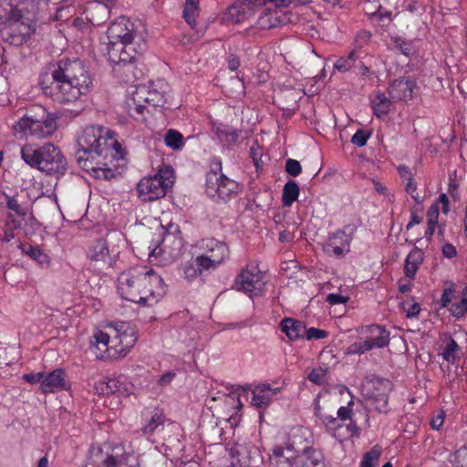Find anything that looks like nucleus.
Wrapping results in <instances>:
<instances>
[{"label": "nucleus", "mask_w": 467, "mask_h": 467, "mask_svg": "<svg viewBox=\"0 0 467 467\" xmlns=\"http://www.w3.org/2000/svg\"><path fill=\"white\" fill-rule=\"evenodd\" d=\"M250 157L257 171H262L263 167L269 161L268 156L264 153V150L257 140H253V143L250 145Z\"/></svg>", "instance_id": "obj_31"}, {"label": "nucleus", "mask_w": 467, "mask_h": 467, "mask_svg": "<svg viewBox=\"0 0 467 467\" xmlns=\"http://www.w3.org/2000/svg\"><path fill=\"white\" fill-rule=\"evenodd\" d=\"M78 146L76 159L86 171H95L92 161L96 157L106 159L109 156L116 160L122 158L120 145L101 126H87L78 139Z\"/></svg>", "instance_id": "obj_3"}, {"label": "nucleus", "mask_w": 467, "mask_h": 467, "mask_svg": "<svg viewBox=\"0 0 467 467\" xmlns=\"http://www.w3.org/2000/svg\"><path fill=\"white\" fill-rule=\"evenodd\" d=\"M213 164V169L206 175L205 192L215 202H227L237 194L240 186L221 172V161L214 160Z\"/></svg>", "instance_id": "obj_6"}, {"label": "nucleus", "mask_w": 467, "mask_h": 467, "mask_svg": "<svg viewBox=\"0 0 467 467\" xmlns=\"http://www.w3.org/2000/svg\"><path fill=\"white\" fill-rule=\"evenodd\" d=\"M22 160L30 167L38 169L47 174L63 175L67 168L65 156L60 149L52 143H46L40 148L26 144L20 150Z\"/></svg>", "instance_id": "obj_4"}, {"label": "nucleus", "mask_w": 467, "mask_h": 467, "mask_svg": "<svg viewBox=\"0 0 467 467\" xmlns=\"http://www.w3.org/2000/svg\"><path fill=\"white\" fill-rule=\"evenodd\" d=\"M294 70L297 76L294 75V79H311L318 78H323L326 76L322 59L317 56L310 44L301 45L296 49V59L294 61Z\"/></svg>", "instance_id": "obj_7"}, {"label": "nucleus", "mask_w": 467, "mask_h": 467, "mask_svg": "<svg viewBox=\"0 0 467 467\" xmlns=\"http://www.w3.org/2000/svg\"><path fill=\"white\" fill-rule=\"evenodd\" d=\"M370 341H368L367 339H365L363 342H358V343H354L352 344L350 347H349V349H350V352L351 353H356V354H363L367 351H369L372 348V346L370 345L369 343Z\"/></svg>", "instance_id": "obj_51"}, {"label": "nucleus", "mask_w": 467, "mask_h": 467, "mask_svg": "<svg viewBox=\"0 0 467 467\" xmlns=\"http://www.w3.org/2000/svg\"><path fill=\"white\" fill-rule=\"evenodd\" d=\"M393 386L390 380L383 378H374L371 380V387L367 389L364 397L366 400L380 413H387L389 408V395Z\"/></svg>", "instance_id": "obj_11"}, {"label": "nucleus", "mask_w": 467, "mask_h": 467, "mask_svg": "<svg viewBox=\"0 0 467 467\" xmlns=\"http://www.w3.org/2000/svg\"><path fill=\"white\" fill-rule=\"evenodd\" d=\"M352 405H353V401L351 400L348 402V406L340 407L337 412V420L338 419L341 420H351V415H352L351 406Z\"/></svg>", "instance_id": "obj_57"}, {"label": "nucleus", "mask_w": 467, "mask_h": 467, "mask_svg": "<svg viewBox=\"0 0 467 467\" xmlns=\"http://www.w3.org/2000/svg\"><path fill=\"white\" fill-rule=\"evenodd\" d=\"M292 19V14L289 10L283 8H267L258 17L257 25L262 29H271L274 27L289 24Z\"/></svg>", "instance_id": "obj_17"}, {"label": "nucleus", "mask_w": 467, "mask_h": 467, "mask_svg": "<svg viewBox=\"0 0 467 467\" xmlns=\"http://www.w3.org/2000/svg\"><path fill=\"white\" fill-rule=\"evenodd\" d=\"M381 454V449L374 446L369 451L366 452L360 463V467H374V462L379 461Z\"/></svg>", "instance_id": "obj_40"}, {"label": "nucleus", "mask_w": 467, "mask_h": 467, "mask_svg": "<svg viewBox=\"0 0 467 467\" xmlns=\"http://www.w3.org/2000/svg\"><path fill=\"white\" fill-rule=\"evenodd\" d=\"M206 248L205 254L211 257L212 262L217 266L228 256V247L223 242L210 240L206 244Z\"/></svg>", "instance_id": "obj_25"}, {"label": "nucleus", "mask_w": 467, "mask_h": 467, "mask_svg": "<svg viewBox=\"0 0 467 467\" xmlns=\"http://www.w3.org/2000/svg\"><path fill=\"white\" fill-rule=\"evenodd\" d=\"M394 48L398 49L406 57H410L414 53V47L411 41H407L400 36L392 37Z\"/></svg>", "instance_id": "obj_39"}, {"label": "nucleus", "mask_w": 467, "mask_h": 467, "mask_svg": "<svg viewBox=\"0 0 467 467\" xmlns=\"http://www.w3.org/2000/svg\"><path fill=\"white\" fill-rule=\"evenodd\" d=\"M88 257L94 266H109L111 265V257L109 248L106 239L100 238L90 247Z\"/></svg>", "instance_id": "obj_21"}, {"label": "nucleus", "mask_w": 467, "mask_h": 467, "mask_svg": "<svg viewBox=\"0 0 467 467\" xmlns=\"http://www.w3.org/2000/svg\"><path fill=\"white\" fill-rule=\"evenodd\" d=\"M109 5L97 3L88 8L87 18L93 26H101L109 19Z\"/></svg>", "instance_id": "obj_26"}, {"label": "nucleus", "mask_w": 467, "mask_h": 467, "mask_svg": "<svg viewBox=\"0 0 467 467\" xmlns=\"http://www.w3.org/2000/svg\"><path fill=\"white\" fill-rule=\"evenodd\" d=\"M449 461L452 465L457 467L467 465V447H461L450 456Z\"/></svg>", "instance_id": "obj_42"}, {"label": "nucleus", "mask_w": 467, "mask_h": 467, "mask_svg": "<svg viewBox=\"0 0 467 467\" xmlns=\"http://www.w3.org/2000/svg\"><path fill=\"white\" fill-rule=\"evenodd\" d=\"M165 416L163 412L155 408L150 412V419L148 422L141 428V431L145 435H151L156 430L164 425Z\"/></svg>", "instance_id": "obj_28"}, {"label": "nucleus", "mask_w": 467, "mask_h": 467, "mask_svg": "<svg viewBox=\"0 0 467 467\" xmlns=\"http://www.w3.org/2000/svg\"><path fill=\"white\" fill-rule=\"evenodd\" d=\"M92 79L84 63L78 58H63L49 65L41 73L39 85L45 95L61 104L77 103L72 110L78 116L84 109L80 98L90 88Z\"/></svg>", "instance_id": "obj_1"}, {"label": "nucleus", "mask_w": 467, "mask_h": 467, "mask_svg": "<svg viewBox=\"0 0 467 467\" xmlns=\"http://www.w3.org/2000/svg\"><path fill=\"white\" fill-rule=\"evenodd\" d=\"M164 142L173 150H179L184 146V138L178 130H169L164 136Z\"/></svg>", "instance_id": "obj_35"}, {"label": "nucleus", "mask_w": 467, "mask_h": 467, "mask_svg": "<svg viewBox=\"0 0 467 467\" xmlns=\"http://www.w3.org/2000/svg\"><path fill=\"white\" fill-rule=\"evenodd\" d=\"M107 381L109 385V394L128 395V393H126L128 389L119 379L107 378Z\"/></svg>", "instance_id": "obj_41"}, {"label": "nucleus", "mask_w": 467, "mask_h": 467, "mask_svg": "<svg viewBox=\"0 0 467 467\" xmlns=\"http://www.w3.org/2000/svg\"><path fill=\"white\" fill-rule=\"evenodd\" d=\"M165 86L162 81H158L156 87L149 88V92L147 94V105H151L152 107H163L166 104V92L165 90H159L158 87L161 89L162 87Z\"/></svg>", "instance_id": "obj_27"}, {"label": "nucleus", "mask_w": 467, "mask_h": 467, "mask_svg": "<svg viewBox=\"0 0 467 467\" xmlns=\"http://www.w3.org/2000/svg\"><path fill=\"white\" fill-rule=\"evenodd\" d=\"M112 331L114 334L111 340L112 349L115 350V353L126 355L137 341L135 328L129 324L120 323L113 327Z\"/></svg>", "instance_id": "obj_14"}, {"label": "nucleus", "mask_w": 467, "mask_h": 467, "mask_svg": "<svg viewBox=\"0 0 467 467\" xmlns=\"http://www.w3.org/2000/svg\"><path fill=\"white\" fill-rule=\"evenodd\" d=\"M370 341H368L367 339H365L363 342H358V343H354L352 344L350 347H349V349H350V352L351 353H356V354H363L367 351H369L372 348V346L370 345L369 343Z\"/></svg>", "instance_id": "obj_50"}, {"label": "nucleus", "mask_w": 467, "mask_h": 467, "mask_svg": "<svg viewBox=\"0 0 467 467\" xmlns=\"http://www.w3.org/2000/svg\"><path fill=\"white\" fill-rule=\"evenodd\" d=\"M451 314L456 317L461 318L467 313V300L461 298L459 302H455L450 308Z\"/></svg>", "instance_id": "obj_43"}, {"label": "nucleus", "mask_w": 467, "mask_h": 467, "mask_svg": "<svg viewBox=\"0 0 467 467\" xmlns=\"http://www.w3.org/2000/svg\"><path fill=\"white\" fill-rule=\"evenodd\" d=\"M324 455L313 445L300 449L294 454V467H323Z\"/></svg>", "instance_id": "obj_20"}, {"label": "nucleus", "mask_w": 467, "mask_h": 467, "mask_svg": "<svg viewBox=\"0 0 467 467\" xmlns=\"http://www.w3.org/2000/svg\"><path fill=\"white\" fill-rule=\"evenodd\" d=\"M332 240L340 246H348L351 239L344 231H337L329 235L327 244H331Z\"/></svg>", "instance_id": "obj_45"}, {"label": "nucleus", "mask_w": 467, "mask_h": 467, "mask_svg": "<svg viewBox=\"0 0 467 467\" xmlns=\"http://www.w3.org/2000/svg\"><path fill=\"white\" fill-rule=\"evenodd\" d=\"M308 445H314V438L310 431L304 427L297 428V432L294 435V454Z\"/></svg>", "instance_id": "obj_30"}, {"label": "nucleus", "mask_w": 467, "mask_h": 467, "mask_svg": "<svg viewBox=\"0 0 467 467\" xmlns=\"http://www.w3.org/2000/svg\"><path fill=\"white\" fill-rule=\"evenodd\" d=\"M370 337L366 338L370 341L372 348H381L387 347L389 343V333L385 329L384 327L379 325H371L366 328Z\"/></svg>", "instance_id": "obj_24"}, {"label": "nucleus", "mask_w": 467, "mask_h": 467, "mask_svg": "<svg viewBox=\"0 0 467 467\" xmlns=\"http://www.w3.org/2000/svg\"><path fill=\"white\" fill-rule=\"evenodd\" d=\"M262 278V273L259 271L253 273L250 270H244L237 276L234 285L237 290L248 293L250 296H257L265 285Z\"/></svg>", "instance_id": "obj_18"}, {"label": "nucleus", "mask_w": 467, "mask_h": 467, "mask_svg": "<svg viewBox=\"0 0 467 467\" xmlns=\"http://www.w3.org/2000/svg\"><path fill=\"white\" fill-rule=\"evenodd\" d=\"M66 372L62 368H57L46 376L41 381L40 389L44 393L55 392L66 388Z\"/></svg>", "instance_id": "obj_22"}, {"label": "nucleus", "mask_w": 467, "mask_h": 467, "mask_svg": "<svg viewBox=\"0 0 467 467\" xmlns=\"http://www.w3.org/2000/svg\"><path fill=\"white\" fill-rule=\"evenodd\" d=\"M174 182L173 170L171 167L161 169L154 176L142 178L137 184L138 196L143 202H152L165 196L167 190Z\"/></svg>", "instance_id": "obj_8"}, {"label": "nucleus", "mask_w": 467, "mask_h": 467, "mask_svg": "<svg viewBox=\"0 0 467 467\" xmlns=\"http://www.w3.org/2000/svg\"><path fill=\"white\" fill-rule=\"evenodd\" d=\"M21 228V222L16 220L12 213H8L6 216V222L4 227V234L1 239L2 242L9 243L15 238L14 231Z\"/></svg>", "instance_id": "obj_34"}, {"label": "nucleus", "mask_w": 467, "mask_h": 467, "mask_svg": "<svg viewBox=\"0 0 467 467\" xmlns=\"http://www.w3.org/2000/svg\"><path fill=\"white\" fill-rule=\"evenodd\" d=\"M57 129V118L42 110V115H25L13 125L14 134L20 139L29 136L44 139L51 136Z\"/></svg>", "instance_id": "obj_5"}, {"label": "nucleus", "mask_w": 467, "mask_h": 467, "mask_svg": "<svg viewBox=\"0 0 467 467\" xmlns=\"http://www.w3.org/2000/svg\"><path fill=\"white\" fill-rule=\"evenodd\" d=\"M125 101L128 114L133 119L143 117L147 105L149 88L145 86L132 87Z\"/></svg>", "instance_id": "obj_16"}, {"label": "nucleus", "mask_w": 467, "mask_h": 467, "mask_svg": "<svg viewBox=\"0 0 467 467\" xmlns=\"http://www.w3.org/2000/svg\"><path fill=\"white\" fill-rule=\"evenodd\" d=\"M419 265L414 264L412 262L406 263L404 265V273L405 275L410 279H413L416 275V273L418 271Z\"/></svg>", "instance_id": "obj_63"}, {"label": "nucleus", "mask_w": 467, "mask_h": 467, "mask_svg": "<svg viewBox=\"0 0 467 467\" xmlns=\"http://www.w3.org/2000/svg\"><path fill=\"white\" fill-rule=\"evenodd\" d=\"M417 88L413 79L401 77L394 79L389 88V94L394 100L408 101L413 98L414 89Z\"/></svg>", "instance_id": "obj_19"}, {"label": "nucleus", "mask_w": 467, "mask_h": 467, "mask_svg": "<svg viewBox=\"0 0 467 467\" xmlns=\"http://www.w3.org/2000/svg\"><path fill=\"white\" fill-rule=\"evenodd\" d=\"M6 206L8 209L14 211L19 216L24 217L26 215V211L21 207L17 200L15 199L14 197H7Z\"/></svg>", "instance_id": "obj_52"}, {"label": "nucleus", "mask_w": 467, "mask_h": 467, "mask_svg": "<svg viewBox=\"0 0 467 467\" xmlns=\"http://www.w3.org/2000/svg\"><path fill=\"white\" fill-rule=\"evenodd\" d=\"M460 350L461 348L456 341L451 337L448 345L442 352V357L449 363L454 364L458 359H460Z\"/></svg>", "instance_id": "obj_36"}, {"label": "nucleus", "mask_w": 467, "mask_h": 467, "mask_svg": "<svg viewBox=\"0 0 467 467\" xmlns=\"http://www.w3.org/2000/svg\"><path fill=\"white\" fill-rule=\"evenodd\" d=\"M94 389L99 395H109L107 378L95 382Z\"/></svg>", "instance_id": "obj_60"}, {"label": "nucleus", "mask_w": 467, "mask_h": 467, "mask_svg": "<svg viewBox=\"0 0 467 467\" xmlns=\"http://www.w3.org/2000/svg\"><path fill=\"white\" fill-rule=\"evenodd\" d=\"M357 58L356 52L351 51L347 57L338 58L334 64V68L339 72H346L355 65Z\"/></svg>", "instance_id": "obj_38"}, {"label": "nucleus", "mask_w": 467, "mask_h": 467, "mask_svg": "<svg viewBox=\"0 0 467 467\" xmlns=\"http://www.w3.org/2000/svg\"><path fill=\"white\" fill-rule=\"evenodd\" d=\"M118 291L127 301L150 306L156 304L166 290L162 278L153 270L130 268L119 275Z\"/></svg>", "instance_id": "obj_2"}, {"label": "nucleus", "mask_w": 467, "mask_h": 467, "mask_svg": "<svg viewBox=\"0 0 467 467\" xmlns=\"http://www.w3.org/2000/svg\"><path fill=\"white\" fill-rule=\"evenodd\" d=\"M294 341L299 338H306L307 329L306 325L298 320L294 319L293 325Z\"/></svg>", "instance_id": "obj_49"}, {"label": "nucleus", "mask_w": 467, "mask_h": 467, "mask_svg": "<svg viewBox=\"0 0 467 467\" xmlns=\"http://www.w3.org/2000/svg\"><path fill=\"white\" fill-rule=\"evenodd\" d=\"M368 138L369 133H366L363 130H358L352 136L351 142L358 147H363L366 145Z\"/></svg>", "instance_id": "obj_48"}, {"label": "nucleus", "mask_w": 467, "mask_h": 467, "mask_svg": "<svg viewBox=\"0 0 467 467\" xmlns=\"http://www.w3.org/2000/svg\"><path fill=\"white\" fill-rule=\"evenodd\" d=\"M423 258H424V254L423 252L415 247L412 251H410V253L407 255V258H406V263H410V262H412L414 264H417V265H420L423 261Z\"/></svg>", "instance_id": "obj_54"}, {"label": "nucleus", "mask_w": 467, "mask_h": 467, "mask_svg": "<svg viewBox=\"0 0 467 467\" xmlns=\"http://www.w3.org/2000/svg\"><path fill=\"white\" fill-rule=\"evenodd\" d=\"M252 404L257 408H266L275 394L269 384H260L252 390Z\"/></svg>", "instance_id": "obj_23"}, {"label": "nucleus", "mask_w": 467, "mask_h": 467, "mask_svg": "<svg viewBox=\"0 0 467 467\" xmlns=\"http://www.w3.org/2000/svg\"><path fill=\"white\" fill-rule=\"evenodd\" d=\"M194 262L196 263V266H198V269L201 273L203 270H210L217 267V265L213 264L211 260V257L206 254L197 256Z\"/></svg>", "instance_id": "obj_46"}, {"label": "nucleus", "mask_w": 467, "mask_h": 467, "mask_svg": "<svg viewBox=\"0 0 467 467\" xmlns=\"http://www.w3.org/2000/svg\"><path fill=\"white\" fill-rule=\"evenodd\" d=\"M44 372L29 373L24 375V379L31 384L38 383L44 379Z\"/></svg>", "instance_id": "obj_64"}, {"label": "nucleus", "mask_w": 467, "mask_h": 467, "mask_svg": "<svg viewBox=\"0 0 467 467\" xmlns=\"http://www.w3.org/2000/svg\"><path fill=\"white\" fill-rule=\"evenodd\" d=\"M23 252L30 256L32 259L36 260L39 265H47L48 264V256L37 246H25L22 248Z\"/></svg>", "instance_id": "obj_37"}, {"label": "nucleus", "mask_w": 467, "mask_h": 467, "mask_svg": "<svg viewBox=\"0 0 467 467\" xmlns=\"http://www.w3.org/2000/svg\"><path fill=\"white\" fill-rule=\"evenodd\" d=\"M328 336V332L323 329L310 327L306 332V340L322 339Z\"/></svg>", "instance_id": "obj_55"}, {"label": "nucleus", "mask_w": 467, "mask_h": 467, "mask_svg": "<svg viewBox=\"0 0 467 467\" xmlns=\"http://www.w3.org/2000/svg\"><path fill=\"white\" fill-rule=\"evenodd\" d=\"M280 328L288 339H292V317L284 318L280 323Z\"/></svg>", "instance_id": "obj_62"}, {"label": "nucleus", "mask_w": 467, "mask_h": 467, "mask_svg": "<svg viewBox=\"0 0 467 467\" xmlns=\"http://www.w3.org/2000/svg\"><path fill=\"white\" fill-rule=\"evenodd\" d=\"M139 37L140 36L137 34L134 24L124 16L111 23L107 30V38L109 41L137 42Z\"/></svg>", "instance_id": "obj_15"}, {"label": "nucleus", "mask_w": 467, "mask_h": 467, "mask_svg": "<svg viewBox=\"0 0 467 467\" xmlns=\"http://www.w3.org/2000/svg\"><path fill=\"white\" fill-rule=\"evenodd\" d=\"M197 13H198L197 5H193L191 4L190 5H185L184 6L183 17H184L185 21L192 27H193L194 25H195V16H197Z\"/></svg>", "instance_id": "obj_47"}, {"label": "nucleus", "mask_w": 467, "mask_h": 467, "mask_svg": "<svg viewBox=\"0 0 467 467\" xmlns=\"http://www.w3.org/2000/svg\"><path fill=\"white\" fill-rule=\"evenodd\" d=\"M374 113L377 117L380 118L385 116L389 111L390 100L385 93L378 91L375 99L371 100Z\"/></svg>", "instance_id": "obj_32"}, {"label": "nucleus", "mask_w": 467, "mask_h": 467, "mask_svg": "<svg viewBox=\"0 0 467 467\" xmlns=\"http://www.w3.org/2000/svg\"><path fill=\"white\" fill-rule=\"evenodd\" d=\"M439 218V206L433 203L430 206L427 211V221L428 224H437Z\"/></svg>", "instance_id": "obj_58"}, {"label": "nucleus", "mask_w": 467, "mask_h": 467, "mask_svg": "<svg viewBox=\"0 0 467 467\" xmlns=\"http://www.w3.org/2000/svg\"><path fill=\"white\" fill-rule=\"evenodd\" d=\"M184 275L185 278L188 280H192L195 278L198 275H201L200 270L198 269V266H196V263L189 264L185 266L184 269Z\"/></svg>", "instance_id": "obj_59"}, {"label": "nucleus", "mask_w": 467, "mask_h": 467, "mask_svg": "<svg viewBox=\"0 0 467 467\" xmlns=\"http://www.w3.org/2000/svg\"><path fill=\"white\" fill-rule=\"evenodd\" d=\"M282 199L285 206L292 205V179H289L285 184Z\"/></svg>", "instance_id": "obj_56"}, {"label": "nucleus", "mask_w": 467, "mask_h": 467, "mask_svg": "<svg viewBox=\"0 0 467 467\" xmlns=\"http://www.w3.org/2000/svg\"><path fill=\"white\" fill-rule=\"evenodd\" d=\"M112 337H113V335H110L104 331L99 330L94 334V336H93L94 340L91 341V344L96 345L101 353L109 352V350L112 348H111ZM109 356H111V354L109 353Z\"/></svg>", "instance_id": "obj_33"}, {"label": "nucleus", "mask_w": 467, "mask_h": 467, "mask_svg": "<svg viewBox=\"0 0 467 467\" xmlns=\"http://www.w3.org/2000/svg\"><path fill=\"white\" fill-rule=\"evenodd\" d=\"M241 131L231 129L230 127L227 129V135L223 136V138L221 140L222 142H225L228 145L235 144L238 142L239 137H240Z\"/></svg>", "instance_id": "obj_53"}, {"label": "nucleus", "mask_w": 467, "mask_h": 467, "mask_svg": "<svg viewBox=\"0 0 467 467\" xmlns=\"http://www.w3.org/2000/svg\"><path fill=\"white\" fill-rule=\"evenodd\" d=\"M128 455L122 444L106 443L92 447L84 467H122L127 463Z\"/></svg>", "instance_id": "obj_10"}, {"label": "nucleus", "mask_w": 467, "mask_h": 467, "mask_svg": "<svg viewBox=\"0 0 467 467\" xmlns=\"http://www.w3.org/2000/svg\"><path fill=\"white\" fill-rule=\"evenodd\" d=\"M446 287L444 288L441 297V304L442 307H447L454 296V285L451 281L445 282Z\"/></svg>", "instance_id": "obj_44"}, {"label": "nucleus", "mask_w": 467, "mask_h": 467, "mask_svg": "<svg viewBox=\"0 0 467 467\" xmlns=\"http://www.w3.org/2000/svg\"><path fill=\"white\" fill-rule=\"evenodd\" d=\"M344 247L340 246L335 241H331V244H326V250L327 253L332 252L336 256L340 257L344 254Z\"/></svg>", "instance_id": "obj_61"}, {"label": "nucleus", "mask_w": 467, "mask_h": 467, "mask_svg": "<svg viewBox=\"0 0 467 467\" xmlns=\"http://www.w3.org/2000/svg\"><path fill=\"white\" fill-rule=\"evenodd\" d=\"M360 434V429L357 426V424L354 421H351L350 423L344 425H337L335 428V433H333V436L339 441L342 442L344 440L357 437L358 438Z\"/></svg>", "instance_id": "obj_29"}, {"label": "nucleus", "mask_w": 467, "mask_h": 467, "mask_svg": "<svg viewBox=\"0 0 467 467\" xmlns=\"http://www.w3.org/2000/svg\"><path fill=\"white\" fill-rule=\"evenodd\" d=\"M106 52L113 66H127L132 64L137 57L146 51V42L139 37L137 42L109 41L106 43Z\"/></svg>", "instance_id": "obj_9"}, {"label": "nucleus", "mask_w": 467, "mask_h": 467, "mask_svg": "<svg viewBox=\"0 0 467 467\" xmlns=\"http://www.w3.org/2000/svg\"><path fill=\"white\" fill-rule=\"evenodd\" d=\"M291 2L292 0H239L229 8V15L234 22L240 23L252 15L255 7L271 3L275 7L285 9Z\"/></svg>", "instance_id": "obj_12"}, {"label": "nucleus", "mask_w": 467, "mask_h": 467, "mask_svg": "<svg viewBox=\"0 0 467 467\" xmlns=\"http://www.w3.org/2000/svg\"><path fill=\"white\" fill-rule=\"evenodd\" d=\"M231 456L233 467H258L263 462L258 447L252 443L236 444Z\"/></svg>", "instance_id": "obj_13"}]
</instances>
